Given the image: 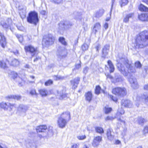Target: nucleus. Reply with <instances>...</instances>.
<instances>
[{
  "label": "nucleus",
  "instance_id": "f257e3e1",
  "mask_svg": "<svg viewBox=\"0 0 148 148\" xmlns=\"http://www.w3.org/2000/svg\"><path fill=\"white\" fill-rule=\"evenodd\" d=\"M120 60L121 62H123L124 64L126 67V69L123 65L119 62L118 63L116 66L118 70L124 76H127L130 73H135L136 72L134 68L129 63L128 60L122 58L120 59Z\"/></svg>",
  "mask_w": 148,
  "mask_h": 148
},
{
  "label": "nucleus",
  "instance_id": "f03ea898",
  "mask_svg": "<svg viewBox=\"0 0 148 148\" xmlns=\"http://www.w3.org/2000/svg\"><path fill=\"white\" fill-rule=\"evenodd\" d=\"M148 45V32L144 31L137 36L135 46L136 48H142Z\"/></svg>",
  "mask_w": 148,
  "mask_h": 148
},
{
  "label": "nucleus",
  "instance_id": "7ed1b4c3",
  "mask_svg": "<svg viewBox=\"0 0 148 148\" xmlns=\"http://www.w3.org/2000/svg\"><path fill=\"white\" fill-rule=\"evenodd\" d=\"M27 21L29 23L36 25L39 21L38 13L35 11L30 12L27 17Z\"/></svg>",
  "mask_w": 148,
  "mask_h": 148
},
{
  "label": "nucleus",
  "instance_id": "20e7f679",
  "mask_svg": "<svg viewBox=\"0 0 148 148\" xmlns=\"http://www.w3.org/2000/svg\"><path fill=\"white\" fill-rule=\"evenodd\" d=\"M67 117L69 118L70 117V115L69 112H63L59 117L58 124L60 127L63 128L65 127L67 123L66 119Z\"/></svg>",
  "mask_w": 148,
  "mask_h": 148
},
{
  "label": "nucleus",
  "instance_id": "39448f33",
  "mask_svg": "<svg viewBox=\"0 0 148 148\" xmlns=\"http://www.w3.org/2000/svg\"><path fill=\"white\" fill-rule=\"evenodd\" d=\"M54 37L51 34L45 36L42 39V45L43 48L47 47L52 45L54 42Z\"/></svg>",
  "mask_w": 148,
  "mask_h": 148
},
{
  "label": "nucleus",
  "instance_id": "423d86ee",
  "mask_svg": "<svg viewBox=\"0 0 148 148\" xmlns=\"http://www.w3.org/2000/svg\"><path fill=\"white\" fill-rule=\"evenodd\" d=\"M112 92L113 94L119 97H123L127 94L126 90L124 87H116L112 90Z\"/></svg>",
  "mask_w": 148,
  "mask_h": 148
},
{
  "label": "nucleus",
  "instance_id": "0eeeda50",
  "mask_svg": "<svg viewBox=\"0 0 148 148\" xmlns=\"http://www.w3.org/2000/svg\"><path fill=\"white\" fill-rule=\"evenodd\" d=\"M24 49L26 53H30L32 57L34 56L39 53V51L37 50V48H34L31 45L25 46Z\"/></svg>",
  "mask_w": 148,
  "mask_h": 148
},
{
  "label": "nucleus",
  "instance_id": "6e6552de",
  "mask_svg": "<svg viewBox=\"0 0 148 148\" xmlns=\"http://www.w3.org/2000/svg\"><path fill=\"white\" fill-rule=\"evenodd\" d=\"M72 23L68 21H62L59 23V29L60 31H64L70 28Z\"/></svg>",
  "mask_w": 148,
  "mask_h": 148
},
{
  "label": "nucleus",
  "instance_id": "1a4fd4ad",
  "mask_svg": "<svg viewBox=\"0 0 148 148\" xmlns=\"http://www.w3.org/2000/svg\"><path fill=\"white\" fill-rule=\"evenodd\" d=\"M12 21L11 19L9 18H7L6 21H1V25L5 29L7 30L10 29L11 31L13 32V29L10 27L11 25L12 24Z\"/></svg>",
  "mask_w": 148,
  "mask_h": 148
},
{
  "label": "nucleus",
  "instance_id": "9d476101",
  "mask_svg": "<svg viewBox=\"0 0 148 148\" xmlns=\"http://www.w3.org/2000/svg\"><path fill=\"white\" fill-rule=\"evenodd\" d=\"M8 73L9 76L12 77L14 79H17L18 81V85L19 86H22L23 85V81L22 79L19 77H18L17 74L13 71H10L8 72Z\"/></svg>",
  "mask_w": 148,
  "mask_h": 148
},
{
  "label": "nucleus",
  "instance_id": "9b49d317",
  "mask_svg": "<svg viewBox=\"0 0 148 148\" xmlns=\"http://www.w3.org/2000/svg\"><path fill=\"white\" fill-rule=\"evenodd\" d=\"M67 53L66 51L64 50L59 48L57 52V56L58 60L65 58L66 56Z\"/></svg>",
  "mask_w": 148,
  "mask_h": 148
},
{
  "label": "nucleus",
  "instance_id": "f8f14e48",
  "mask_svg": "<svg viewBox=\"0 0 148 148\" xmlns=\"http://www.w3.org/2000/svg\"><path fill=\"white\" fill-rule=\"evenodd\" d=\"M129 81L131 84L132 87L134 89H136L138 88V84L137 79L133 76H131L129 78Z\"/></svg>",
  "mask_w": 148,
  "mask_h": 148
},
{
  "label": "nucleus",
  "instance_id": "ddd939ff",
  "mask_svg": "<svg viewBox=\"0 0 148 148\" xmlns=\"http://www.w3.org/2000/svg\"><path fill=\"white\" fill-rule=\"evenodd\" d=\"M110 46L106 45L104 46L102 49L101 58L103 60L106 58V56L108 55V53L109 51Z\"/></svg>",
  "mask_w": 148,
  "mask_h": 148
},
{
  "label": "nucleus",
  "instance_id": "4468645a",
  "mask_svg": "<svg viewBox=\"0 0 148 148\" xmlns=\"http://www.w3.org/2000/svg\"><path fill=\"white\" fill-rule=\"evenodd\" d=\"M124 113V110L121 107L120 108H119L116 116V117L117 119L118 120L124 124H125V121L121 119V115L123 114Z\"/></svg>",
  "mask_w": 148,
  "mask_h": 148
},
{
  "label": "nucleus",
  "instance_id": "2eb2a0df",
  "mask_svg": "<svg viewBox=\"0 0 148 148\" xmlns=\"http://www.w3.org/2000/svg\"><path fill=\"white\" fill-rule=\"evenodd\" d=\"M102 140V137L101 136H97L94 137L92 143V145L94 147H97L100 143Z\"/></svg>",
  "mask_w": 148,
  "mask_h": 148
},
{
  "label": "nucleus",
  "instance_id": "dca6fc26",
  "mask_svg": "<svg viewBox=\"0 0 148 148\" xmlns=\"http://www.w3.org/2000/svg\"><path fill=\"white\" fill-rule=\"evenodd\" d=\"M121 105L122 107L130 108L132 106V103L129 100H122Z\"/></svg>",
  "mask_w": 148,
  "mask_h": 148
},
{
  "label": "nucleus",
  "instance_id": "f3484780",
  "mask_svg": "<svg viewBox=\"0 0 148 148\" xmlns=\"http://www.w3.org/2000/svg\"><path fill=\"white\" fill-rule=\"evenodd\" d=\"M0 45L3 48H4L6 44L5 38L3 33L0 32Z\"/></svg>",
  "mask_w": 148,
  "mask_h": 148
},
{
  "label": "nucleus",
  "instance_id": "a211bd4d",
  "mask_svg": "<svg viewBox=\"0 0 148 148\" xmlns=\"http://www.w3.org/2000/svg\"><path fill=\"white\" fill-rule=\"evenodd\" d=\"M139 19L143 21H148V13H142L138 16Z\"/></svg>",
  "mask_w": 148,
  "mask_h": 148
},
{
  "label": "nucleus",
  "instance_id": "6ab92c4d",
  "mask_svg": "<svg viewBox=\"0 0 148 148\" xmlns=\"http://www.w3.org/2000/svg\"><path fill=\"white\" fill-rule=\"evenodd\" d=\"M80 80V78L79 77L75 78L73 80L71 81L72 84V85L73 88H75L78 84Z\"/></svg>",
  "mask_w": 148,
  "mask_h": 148
},
{
  "label": "nucleus",
  "instance_id": "aec40b11",
  "mask_svg": "<svg viewBox=\"0 0 148 148\" xmlns=\"http://www.w3.org/2000/svg\"><path fill=\"white\" fill-rule=\"evenodd\" d=\"M58 95L60 96L59 99L62 100L65 99L67 97L66 94L65 93V90H62L59 92H58Z\"/></svg>",
  "mask_w": 148,
  "mask_h": 148
},
{
  "label": "nucleus",
  "instance_id": "412c9836",
  "mask_svg": "<svg viewBox=\"0 0 148 148\" xmlns=\"http://www.w3.org/2000/svg\"><path fill=\"white\" fill-rule=\"evenodd\" d=\"M123 80V77L119 73H116L115 74L114 83L121 82Z\"/></svg>",
  "mask_w": 148,
  "mask_h": 148
},
{
  "label": "nucleus",
  "instance_id": "4be33fe9",
  "mask_svg": "<svg viewBox=\"0 0 148 148\" xmlns=\"http://www.w3.org/2000/svg\"><path fill=\"white\" fill-rule=\"evenodd\" d=\"M47 127L46 125H41L38 126L36 128L37 132H45L47 130Z\"/></svg>",
  "mask_w": 148,
  "mask_h": 148
},
{
  "label": "nucleus",
  "instance_id": "5701e85b",
  "mask_svg": "<svg viewBox=\"0 0 148 148\" xmlns=\"http://www.w3.org/2000/svg\"><path fill=\"white\" fill-rule=\"evenodd\" d=\"M104 10L103 9H101L97 11L95 14V17L99 18L101 17L103 14Z\"/></svg>",
  "mask_w": 148,
  "mask_h": 148
},
{
  "label": "nucleus",
  "instance_id": "b1692460",
  "mask_svg": "<svg viewBox=\"0 0 148 148\" xmlns=\"http://www.w3.org/2000/svg\"><path fill=\"white\" fill-rule=\"evenodd\" d=\"M112 130L108 129L107 130V135L108 138L110 140H113L114 138V136L112 134Z\"/></svg>",
  "mask_w": 148,
  "mask_h": 148
},
{
  "label": "nucleus",
  "instance_id": "393cba45",
  "mask_svg": "<svg viewBox=\"0 0 148 148\" xmlns=\"http://www.w3.org/2000/svg\"><path fill=\"white\" fill-rule=\"evenodd\" d=\"M101 26L99 23H96L93 28L92 32L96 34V32L101 29Z\"/></svg>",
  "mask_w": 148,
  "mask_h": 148
},
{
  "label": "nucleus",
  "instance_id": "a878e982",
  "mask_svg": "<svg viewBox=\"0 0 148 148\" xmlns=\"http://www.w3.org/2000/svg\"><path fill=\"white\" fill-rule=\"evenodd\" d=\"M134 14L133 13L126 14L124 18L123 22L125 23L128 22L129 21V19L132 18L134 16Z\"/></svg>",
  "mask_w": 148,
  "mask_h": 148
},
{
  "label": "nucleus",
  "instance_id": "bb28decb",
  "mask_svg": "<svg viewBox=\"0 0 148 148\" xmlns=\"http://www.w3.org/2000/svg\"><path fill=\"white\" fill-rule=\"evenodd\" d=\"M28 109V107L27 106L23 104L20 105L18 107V110L24 112H25Z\"/></svg>",
  "mask_w": 148,
  "mask_h": 148
},
{
  "label": "nucleus",
  "instance_id": "cd10ccee",
  "mask_svg": "<svg viewBox=\"0 0 148 148\" xmlns=\"http://www.w3.org/2000/svg\"><path fill=\"white\" fill-rule=\"evenodd\" d=\"M86 100L90 102L92 100V94L90 92L88 91L85 94Z\"/></svg>",
  "mask_w": 148,
  "mask_h": 148
},
{
  "label": "nucleus",
  "instance_id": "c85d7f7f",
  "mask_svg": "<svg viewBox=\"0 0 148 148\" xmlns=\"http://www.w3.org/2000/svg\"><path fill=\"white\" fill-rule=\"evenodd\" d=\"M6 98L8 99V100L9 101L10 99H16L17 100H20L21 99V97L20 95H11L9 96L6 97Z\"/></svg>",
  "mask_w": 148,
  "mask_h": 148
},
{
  "label": "nucleus",
  "instance_id": "c756f323",
  "mask_svg": "<svg viewBox=\"0 0 148 148\" xmlns=\"http://www.w3.org/2000/svg\"><path fill=\"white\" fill-rule=\"evenodd\" d=\"M26 146L29 148H36V144L32 140H30L29 142L27 143Z\"/></svg>",
  "mask_w": 148,
  "mask_h": 148
},
{
  "label": "nucleus",
  "instance_id": "7c9ffc66",
  "mask_svg": "<svg viewBox=\"0 0 148 148\" xmlns=\"http://www.w3.org/2000/svg\"><path fill=\"white\" fill-rule=\"evenodd\" d=\"M107 63L110 69V73L113 72L115 68L114 65L112 61L110 60H108L107 62Z\"/></svg>",
  "mask_w": 148,
  "mask_h": 148
},
{
  "label": "nucleus",
  "instance_id": "2f4dec72",
  "mask_svg": "<svg viewBox=\"0 0 148 148\" xmlns=\"http://www.w3.org/2000/svg\"><path fill=\"white\" fill-rule=\"evenodd\" d=\"M75 15V18L77 20H81L82 19V13L81 12H75L74 13Z\"/></svg>",
  "mask_w": 148,
  "mask_h": 148
},
{
  "label": "nucleus",
  "instance_id": "473e14b6",
  "mask_svg": "<svg viewBox=\"0 0 148 148\" xmlns=\"http://www.w3.org/2000/svg\"><path fill=\"white\" fill-rule=\"evenodd\" d=\"M147 121L146 119H145L142 117H139L138 120V124L141 126H143L145 123L147 122Z\"/></svg>",
  "mask_w": 148,
  "mask_h": 148
},
{
  "label": "nucleus",
  "instance_id": "72a5a7b5",
  "mask_svg": "<svg viewBox=\"0 0 148 148\" xmlns=\"http://www.w3.org/2000/svg\"><path fill=\"white\" fill-rule=\"evenodd\" d=\"M139 9L140 10L142 11L148 12V8L145 5L140 4L139 7Z\"/></svg>",
  "mask_w": 148,
  "mask_h": 148
},
{
  "label": "nucleus",
  "instance_id": "f704fd0d",
  "mask_svg": "<svg viewBox=\"0 0 148 148\" xmlns=\"http://www.w3.org/2000/svg\"><path fill=\"white\" fill-rule=\"evenodd\" d=\"M0 68L5 70H7L8 69L5 63L3 61H0Z\"/></svg>",
  "mask_w": 148,
  "mask_h": 148
},
{
  "label": "nucleus",
  "instance_id": "c9c22d12",
  "mask_svg": "<svg viewBox=\"0 0 148 148\" xmlns=\"http://www.w3.org/2000/svg\"><path fill=\"white\" fill-rule=\"evenodd\" d=\"M19 64V61L16 59H14L12 60L10 65L13 66H16Z\"/></svg>",
  "mask_w": 148,
  "mask_h": 148
},
{
  "label": "nucleus",
  "instance_id": "e433bc0d",
  "mask_svg": "<svg viewBox=\"0 0 148 148\" xmlns=\"http://www.w3.org/2000/svg\"><path fill=\"white\" fill-rule=\"evenodd\" d=\"M59 41L64 46L67 45V43L65 41V38L63 37H60L58 39Z\"/></svg>",
  "mask_w": 148,
  "mask_h": 148
},
{
  "label": "nucleus",
  "instance_id": "4c0bfd02",
  "mask_svg": "<svg viewBox=\"0 0 148 148\" xmlns=\"http://www.w3.org/2000/svg\"><path fill=\"white\" fill-rule=\"evenodd\" d=\"M7 107H8V109H7V110H8L10 111L12 110L14 107L15 108H16V106L15 104H12L10 103H8Z\"/></svg>",
  "mask_w": 148,
  "mask_h": 148
},
{
  "label": "nucleus",
  "instance_id": "58836bf2",
  "mask_svg": "<svg viewBox=\"0 0 148 148\" xmlns=\"http://www.w3.org/2000/svg\"><path fill=\"white\" fill-rule=\"evenodd\" d=\"M40 94L42 96H46L47 95V92L46 90L45 89H40L39 90Z\"/></svg>",
  "mask_w": 148,
  "mask_h": 148
},
{
  "label": "nucleus",
  "instance_id": "ea45409f",
  "mask_svg": "<svg viewBox=\"0 0 148 148\" xmlns=\"http://www.w3.org/2000/svg\"><path fill=\"white\" fill-rule=\"evenodd\" d=\"M95 130L97 132L102 134L104 133V130L103 129L100 127H95Z\"/></svg>",
  "mask_w": 148,
  "mask_h": 148
},
{
  "label": "nucleus",
  "instance_id": "a19ab883",
  "mask_svg": "<svg viewBox=\"0 0 148 148\" xmlns=\"http://www.w3.org/2000/svg\"><path fill=\"white\" fill-rule=\"evenodd\" d=\"M128 2V0H121L120 1V4L121 7L127 5Z\"/></svg>",
  "mask_w": 148,
  "mask_h": 148
},
{
  "label": "nucleus",
  "instance_id": "79ce46f5",
  "mask_svg": "<svg viewBox=\"0 0 148 148\" xmlns=\"http://www.w3.org/2000/svg\"><path fill=\"white\" fill-rule=\"evenodd\" d=\"M8 104L2 102L0 104V106L1 108L4 109L5 110H7L8 109L7 107Z\"/></svg>",
  "mask_w": 148,
  "mask_h": 148
},
{
  "label": "nucleus",
  "instance_id": "37998d69",
  "mask_svg": "<svg viewBox=\"0 0 148 148\" xmlns=\"http://www.w3.org/2000/svg\"><path fill=\"white\" fill-rule=\"evenodd\" d=\"M15 35L18 39L20 43H22L23 40V38L21 35L17 34H15Z\"/></svg>",
  "mask_w": 148,
  "mask_h": 148
},
{
  "label": "nucleus",
  "instance_id": "c03bdc74",
  "mask_svg": "<svg viewBox=\"0 0 148 148\" xmlns=\"http://www.w3.org/2000/svg\"><path fill=\"white\" fill-rule=\"evenodd\" d=\"M101 88L99 85L96 86L95 89V93L96 94L99 95L100 93V90Z\"/></svg>",
  "mask_w": 148,
  "mask_h": 148
},
{
  "label": "nucleus",
  "instance_id": "a18cd8bd",
  "mask_svg": "<svg viewBox=\"0 0 148 148\" xmlns=\"http://www.w3.org/2000/svg\"><path fill=\"white\" fill-rule=\"evenodd\" d=\"M53 77L54 80H56L63 79L64 78L63 77L58 75H54L53 76Z\"/></svg>",
  "mask_w": 148,
  "mask_h": 148
},
{
  "label": "nucleus",
  "instance_id": "49530a36",
  "mask_svg": "<svg viewBox=\"0 0 148 148\" xmlns=\"http://www.w3.org/2000/svg\"><path fill=\"white\" fill-rule=\"evenodd\" d=\"M88 45L86 43L84 44L82 46V49L83 51H84L87 50L88 49Z\"/></svg>",
  "mask_w": 148,
  "mask_h": 148
},
{
  "label": "nucleus",
  "instance_id": "de8ad7c7",
  "mask_svg": "<svg viewBox=\"0 0 148 148\" xmlns=\"http://www.w3.org/2000/svg\"><path fill=\"white\" fill-rule=\"evenodd\" d=\"M53 83V81L51 79H49L46 82L45 84L46 86H48L52 84Z\"/></svg>",
  "mask_w": 148,
  "mask_h": 148
},
{
  "label": "nucleus",
  "instance_id": "09e8293b",
  "mask_svg": "<svg viewBox=\"0 0 148 148\" xmlns=\"http://www.w3.org/2000/svg\"><path fill=\"white\" fill-rule=\"evenodd\" d=\"M135 66L137 68H138L139 69L142 66V65L140 62L139 61L136 62L135 63Z\"/></svg>",
  "mask_w": 148,
  "mask_h": 148
},
{
  "label": "nucleus",
  "instance_id": "8fccbe9b",
  "mask_svg": "<svg viewBox=\"0 0 148 148\" xmlns=\"http://www.w3.org/2000/svg\"><path fill=\"white\" fill-rule=\"evenodd\" d=\"M109 96L110 98L112 100L116 102L117 101L118 99L116 97L114 96L113 95H109Z\"/></svg>",
  "mask_w": 148,
  "mask_h": 148
},
{
  "label": "nucleus",
  "instance_id": "3c124183",
  "mask_svg": "<svg viewBox=\"0 0 148 148\" xmlns=\"http://www.w3.org/2000/svg\"><path fill=\"white\" fill-rule=\"evenodd\" d=\"M77 138L79 140H83L85 139L86 136L85 135H79L77 136Z\"/></svg>",
  "mask_w": 148,
  "mask_h": 148
},
{
  "label": "nucleus",
  "instance_id": "603ef678",
  "mask_svg": "<svg viewBox=\"0 0 148 148\" xmlns=\"http://www.w3.org/2000/svg\"><path fill=\"white\" fill-rule=\"evenodd\" d=\"M112 110V109L111 108L105 107V112L106 114L109 113Z\"/></svg>",
  "mask_w": 148,
  "mask_h": 148
},
{
  "label": "nucleus",
  "instance_id": "864d4df0",
  "mask_svg": "<svg viewBox=\"0 0 148 148\" xmlns=\"http://www.w3.org/2000/svg\"><path fill=\"white\" fill-rule=\"evenodd\" d=\"M101 45L99 44H97L96 45L95 48L96 49V51L98 52H99V50L100 48Z\"/></svg>",
  "mask_w": 148,
  "mask_h": 148
},
{
  "label": "nucleus",
  "instance_id": "5fc2aeb1",
  "mask_svg": "<svg viewBox=\"0 0 148 148\" xmlns=\"http://www.w3.org/2000/svg\"><path fill=\"white\" fill-rule=\"evenodd\" d=\"M148 133V126H146L144 127L143 130V134H145Z\"/></svg>",
  "mask_w": 148,
  "mask_h": 148
},
{
  "label": "nucleus",
  "instance_id": "6e6d98bb",
  "mask_svg": "<svg viewBox=\"0 0 148 148\" xmlns=\"http://www.w3.org/2000/svg\"><path fill=\"white\" fill-rule=\"evenodd\" d=\"M24 11L23 12V16H21V15L20 14L21 17V18H24L25 17L26 13V8L25 7H24L22 9Z\"/></svg>",
  "mask_w": 148,
  "mask_h": 148
},
{
  "label": "nucleus",
  "instance_id": "4d7b16f0",
  "mask_svg": "<svg viewBox=\"0 0 148 148\" xmlns=\"http://www.w3.org/2000/svg\"><path fill=\"white\" fill-rule=\"evenodd\" d=\"M89 69V68L87 66L84 67L83 70V73L85 74H86L88 72V71Z\"/></svg>",
  "mask_w": 148,
  "mask_h": 148
},
{
  "label": "nucleus",
  "instance_id": "13d9d810",
  "mask_svg": "<svg viewBox=\"0 0 148 148\" xmlns=\"http://www.w3.org/2000/svg\"><path fill=\"white\" fill-rule=\"evenodd\" d=\"M30 93L32 95H36V90L34 89H32L30 92Z\"/></svg>",
  "mask_w": 148,
  "mask_h": 148
},
{
  "label": "nucleus",
  "instance_id": "bf43d9fd",
  "mask_svg": "<svg viewBox=\"0 0 148 148\" xmlns=\"http://www.w3.org/2000/svg\"><path fill=\"white\" fill-rule=\"evenodd\" d=\"M144 99L145 102L148 103V94L144 95Z\"/></svg>",
  "mask_w": 148,
  "mask_h": 148
},
{
  "label": "nucleus",
  "instance_id": "052dcab7",
  "mask_svg": "<svg viewBox=\"0 0 148 148\" xmlns=\"http://www.w3.org/2000/svg\"><path fill=\"white\" fill-rule=\"evenodd\" d=\"M114 119V118L112 116H108L105 119L106 121L107 120H112Z\"/></svg>",
  "mask_w": 148,
  "mask_h": 148
},
{
  "label": "nucleus",
  "instance_id": "680f3d73",
  "mask_svg": "<svg viewBox=\"0 0 148 148\" xmlns=\"http://www.w3.org/2000/svg\"><path fill=\"white\" fill-rule=\"evenodd\" d=\"M79 147V144H74L71 146V148H78Z\"/></svg>",
  "mask_w": 148,
  "mask_h": 148
},
{
  "label": "nucleus",
  "instance_id": "e2e57ef3",
  "mask_svg": "<svg viewBox=\"0 0 148 148\" xmlns=\"http://www.w3.org/2000/svg\"><path fill=\"white\" fill-rule=\"evenodd\" d=\"M62 0H53L54 2L57 4H59L61 3Z\"/></svg>",
  "mask_w": 148,
  "mask_h": 148
},
{
  "label": "nucleus",
  "instance_id": "0e129e2a",
  "mask_svg": "<svg viewBox=\"0 0 148 148\" xmlns=\"http://www.w3.org/2000/svg\"><path fill=\"white\" fill-rule=\"evenodd\" d=\"M0 148H8L7 146L3 144H0Z\"/></svg>",
  "mask_w": 148,
  "mask_h": 148
},
{
  "label": "nucleus",
  "instance_id": "69168bd1",
  "mask_svg": "<svg viewBox=\"0 0 148 148\" xmlns=\"http://www.w3.org/2000/svg\"><path fill=\"white\" fill-rule=\"evenodd\" d=\"M81 67V65L80 63L76 64L75 65V68L77 69H78Z\"/></svg>",
  "mask_w": 148,
  "mask_h": 148
},
{
  "label": "nucleus",
  "instance_id": "338daca9",
  "mask_svg": "<svg viewBox=\"0 0 148 148\" xmlns=\"http://www.w3.org/2000/svg\"><path fill=\"white\" fill-rule=\"evenodd\" d=\"M35 56H36V58L34 60V62H36L37 61H38L39 59H40V58L39 56H37L36 55H35Z\"/></svg>",
  "mask_w": 148,
  "mask_h": 148
},
{
  "label": "nucleus",
  "instance_id": "774afa93",
  "mask_svg": "<svg viewBox=\"0 0 148 148\" xmlns=\"http://www.w3.org/2000/svg\"><path fill=\"white\" fill-rule=\"evenodd\" d=\"M144 89L145 90H148V84L144 85Z\"/></svg>",
  "mask_w": 148,
  "mask_h": 148
}]
</instances>
